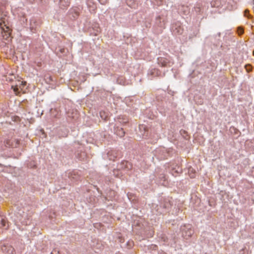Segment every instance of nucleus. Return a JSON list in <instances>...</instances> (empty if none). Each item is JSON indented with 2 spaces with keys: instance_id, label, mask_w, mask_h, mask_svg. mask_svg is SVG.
<instances>
[{
  "instance_id": "nucleus-21",
  "label": "nucleus",
  "mask_w": 254,
  "mask_h": 254,
  "mask_svg": "<svg viewBox=\"0 0 254 254\" xmlns=\"http://www.w3.org/2000/svg\"><path fill=\"white\" fill-rule=\"evenodd\" d=\"M244 15H245V16L248 17V18H251L252 17L251 15L249 13V10H245Z\"/></svg>"
},
{
  "instance_id": "nucleus-3",
  "label": "nucleus",
  "mask_w": 254,
  "mask_h": 254,
  "mask_svg": "<svg viewBox=\"0 0 254 254\" xmlns=\"http://www.w3.org/2000/svg\"><path fill=\"white\" fill-rule=\"evenodd\" d=\"M6 147L16 148L19 144V140L18 139H7L4 141Z\"/></svg>"
},
{
  "instance_id": "nucleus-2",
  "label": "nucleus",
  "mask_w": 254,
  "mask_h": 254,
  "mask_svg": "<svg viewBox=\"0 0 254 254\" xmlns=\"http://www.w3.org/2000/svg\"><path fill=\"white\" fill-rule=\"evenodd\" d=\"M15 84L11 85V88L13 89L14 93L16 95H18L20 92L19 90H22L23 88L25 86L26 82L19 80L15 81Z\"/></svg>"
},
{
  "instance_id": "nucleus-1",
  "label": "nucleus",
  "mask_w": 254,
  "mask_h": 254,
  "mask_svg": "<svg viewBox=\"0 0 254 254\" xmlns=\"http://www.w3.org/2000/svg\"><path fill=\"white\" fill-rule=\"evenodd\" d=\"M158 63L162 67H170L173 64L172 59L169 56L159 57L158 58Z\"/></svg>"
},
{
  "instance_id": "nucleus-6",
  "label": "nucleus",
  "mask_w": 254,
  "mask_h": 254,
  "mask_svg": "<svg viewBox=\"0 0 254 254\" xmlns=\"http://www.w3.org/2000/svg\"><path fill=\"white\" fill-rule=\"evenodd\" d=\"M114 132L120 137H123L125 134V131L124 129L119 127H114Z\"/></svg>"
},
{
  "instance_id": "nucleus-9",
  "label": "nucleus",
  "mask_w": 254,
  "mask_h": 254,
  "mask_svg": "<svg viewBox=\"0 0 254 254\" xmlns=\"http://www.w3.org/2000/svg\"><path fill=\"white\" fill-rule=\"evenodd\" d=\"M193 232L192 230L190 229L187 231L183 232V236L186 239H188L193 234Z\"/></svg>"
},
{
  "instance_id": "nucleus-7",
  "label": "nucleus",
  "mask_w": 254,
  "mask_h": 254,
  "mask_svg": "<svg viewBox=\"0 0 254 254\" xmlns=\"http://www.w3.org/2000/svg\"><path fill=\"white\" fill-rule=\"evenodd\" d=\"M69 4V0H60L59 2L60 7L62 9H65L67 8Z\"/></svg>"
},
{
  "instance_id": "nucleus-24",
  "label": "nucleus",
  "mask_w": 254,
  "mask_h": 254,
  "mask_svg": "<svg viewBox=\"0 0 254 254\" xmlns=\"http://www.w3.org/2000/svg\"><path fill=\"white\" fill-rule=\"evenodd\" d=\"M79 14H78V12H75V13H74V15H73V17L74 18H76L78 17Z\"/></svg>"
},
{
  "instance_id": "nucleus-15",
  "label": "nucleus",
  "mask_w": 254,
  "mask_h": 254,
  "mask_svg": "<svg viewBox=\"0 0 254 254\" xmlns=\"http://www.w3.org/2000/svg\"><path fill=\"white\" fill-rule=\"evenodd\" d=\"M245 68L248 72H250L252 70V65L250 64H247L245 65Z\"/></svg>"
},
{
  "instance_id": "nucleus-16",
  "label": "nucleus",
  "mask_w": 254,
  "mask_h": 254,
  "mask_svg": "<svg viewBox=\"0 0 254 254\" xmlns=\"http://www.w3.org/2000/svg\"><path fill=\"white\" fill-rule=\"evenodd\" d=\"M119 169H126V165L124 163L123 161L121 162L120 164L118 166Z\"/></svg>"
},
{
  "instance_id": "nucleus-18",
  "label": "nucleus",
  "mask_w": 254,
  "mask_h": 254,
  "mask_svg": "<svg viewBox=\"0 0 254 254\" xmlns=\"http://www.w3.org/2000/svg\"><path fill=\"white\" fill-rule=\"evenodd\" d=\"M66 49L64 48H60L58 50L57 53H58L60 52L62 54L64 55L66 53Z\"/></svg>"
},
{
  "instance_id": "nucleus-12",
  "label": "nucleus",
  "mask_w": 254,
  "mask_h": 254,
  "mask_svg": "<svg viewBox=\"0 0 254 254\" xmlns=\"http://www.w3.org/2000/svg\"><path fill=\"white\" fill-rule=\"evenodd\" d=\"M237 32L239 36L242 35L244 32V28L242 26H239L237 28Z\"/></svg>"
},
{
  "instance_id": "nucleus-29",
  "label": "nucleus",
  "mask_w": 254,
  "mask_h": 254,
  "mask_svg": "<svg viewBox=\"0 0 254 254\" xmlns=\"http://www.w3.org/2000/svg\"><path fill=\"white\" fill-rule=\"evenodd\" d=\"M253 55H254V51H253Z\"/></svg>"
},
{
  "instance_id": "nucleus-10",
  "label": "nucleus",
  "mask_w": 254,
  "mask_h": 254,
  "mask_svg": "<svg viewBox=\"0 0 254 254\" xmlns=\"http://www.w3.org/2000/svg\"><path fill=\"white\" fill-rule=\"evenodd\" d=\"M0 227L5 229H7L8 227V223L4 218H1L0 220Z\"/></svg>"
},
{
  "instance_id": "nucleus-28",
  "label": "nucleus",
  "mask_w": 254,
  "mask_h": 254,
  "mask_svg": "<svg viewBox=\"0 0 254 254\" xmlns=\"http://www.w3.org/2000/svg\"><path fill=\"white\" fill-rule=\"evenodd\" d=\"M218 36H220V33H219L218 34Z\"/></svg>"
},
{
  "instance_id": "nucleus-23",
  "label": "nucleus",
  "mask_w": 254,
  "mask_h": 254,
  "mask_svg": "<svg viewBox=\"0 0 254 254\" xmlns=\"http://www.w3.org/2000/svg\"><path fill=\"white\" fill-rule=\"evenodd\" d=\"M100 116L101 117V118L102 119H104V120H106V118H107V116H105V113L104 112H100Z\"/></svg>"
},
{
  "instance_id": "nucleus-26",
  "label": "nucleus",
  "mask_w": 254,
  "mask_h": 254,
  "mask_svg": "<svg viewBox=\"0 0 254 254\" xmlns=\"http://www.w3.org/2000/svg\"><path fill=\"white\" fill-rule=\"evenodd\" d=\"M156 18H157V20H158V19H160L161 17H160V16H158Z\"/></svg>"
},
{
  "instance_id": "nucleus-14",
  "label": "nucleus",
  "mask_w": 254,
  "mask_h": 254,
  "mask_svg": "<svg viewBox=\"0 0 254 254\" xmlns=\"http://www.w3.org/2000/svg\"><path fill=\"white\" fill-rule=\"evenodd\" d=\"M158 178L161 181L165 182L166 180V176L163 173L160 174L158 176Z\"/></svg>"
},
{
  "instance_id": "nucleus-17",
  "label": "nucleus",
  "mask_w": 254,
  "mask_h": 254,
  "mask_svg": "<svg viewBox=\"0 0 254 254\" xmlns=\"http://www.w3.org/2000/svg\"><path fill=\"white\" fill-rule=\"evenodd\" d=\"M81 156H79V154H77V156L78 158H79V159L81 160H84V158L86 157V154L84 152H83L82 153H81L80 154Z\"/></svg>"
},
{
  "instance_id": "nucleus-4",
  "label": "nucleus",
  "mask_w": 254,
  "mask_h": 254,
  "mask_svg": "<svg viewBox=\"0 0 254 254\" xmlns=\"http://www.w3.org/2000/svg\"><path fill=\"white\" fill-rule=\"evenodd\" d=\"M161 72L158 69L152 68L148 71V76L150 79L152 80L154 77L159 76L161 75Z\"/></svg>"
},
{
  "instance_id": "nucleus-5",
  "label": "nucleus",
  "mask_w": 254,
  "mask_h": 254,
  "mask_svg": "<svg viewBox=\"0 0 254 254\" xmlns=\"http://www.w3.org/2000/svg\"><path fill=\"white\" fill-rule=\"evenodd\" d=\"M1 250L2 252L6 254H14V248L10 245H3L1 247Z\"/></svg>"
},
{
  "instance_id": "nucleus-27",
  "label": "nucleus",
  "mask_w": 254,
  "mask_h": 254,
  "mask_svg": "<svg viewBox=\"0 0 254 254\" xmlns=\"http://www.w3.org/2000/svg\"><path fill=\"white\" fill-rule=\"evenodd\" d=\"M55 252H56V251H55V252L53 251L51 252V254H54Z\"/></svg>"
},
{
  "instance_id": "nucleus-22",
  "label": "nucleus",
  "mask_w": 254,
  "mask_h": 254,
  "mask_svg": "<svg viewBox=\"0 0 254 254\" xmlns=\"http://www.w3.org/2000/svg\"><path fill=\"white\" fill-rule=\"evenodd\" d=\"M13 78H15V76L13 75H10L9 76L6 78V80L9 81L10 82L13 81Z\"/></svg>"
},
{
  "instance_id": "nucleus-19",
  "label": "nucleus",
  "mask_w": 254,
  "mask_h": 254,
  "mask_svg": "<svg viewBox=\"0 0 254 254\" xmlns=\"http://www.w3.org/2000/svg\"><path fill=\"white\" fill-rule=\"evenodd\" d=\"M219 3V1H218V0H216V1H212L211 2V5L212 7H218V4Z\"/></svg>"
},
{
  "instance_id": "nucleus-25",
  "label": "nucleus",
  "mask_w": 254,
  "mask_h": 254,
  "mask_svg": "<svg viewBox=\"0 0 254 254\" xmlns=\"http://www.w3.org/2000/svg\"><path fill=\"white\" fill-rule=\"evenodd\" d=\"M99 32H100V29L99 28V29H97L96 33H95V35H97L98 33H99Z\"/></svg>"
},
{
  "instance_id": "nucleus-8",
  "label": "nucleus",
  "mask_w": 254,
  "mask_h": 254,
  "mask_svg": "<svg viewBox=\"0 0 254 254\" xmlns=\"http://www.w3.org/2000/svg\"><path fill=\"white\" fill-rule=\"evenodd\" d=\"M161 205L164 208H169L172 204L168 199L165 198L163 202H161Z\"/></svg>"
},
{
  "instance_id": "nucleus-20",
  "label": "nucleus",
  "mask_w": 254,
  "mask_h": 254,
  "mask_svg": "<svg viewBox=\"0 0 254 254\" xmlns=\"http://www.w3.org/2000/svg\"><path fill=\"white\" fill-rule=\"evenodd\" d=\"M230 130L231 131V132H233V131H234V133L235 134H237L239 132V131L238 129H237V128H236L235 127H231L230 128Z\"/></svg>"
},
{
  "instance_id": "nucleus-13",
  "label": "nucleus",
  "mask_w": 254,
  "mask_h": 254,
  "mask_svg": "<svg viewBox=\"0 0 254 254\" xmlns=\"http://www.w3.org/2000/svg\"><path fill=\"white\" fill-rule=\"evenodd\" d=\"M126 165V170H130L132 168V164L128 161H123V164Z\"/></svg>"
},
{
  "instance_id": "nucleus-11",
  "label": "nucleus",
  "mask_w": 254,
  "mask_h": 254,
  "mask_svg": "<svg viewBox=\"0 0 254 254\" xmlns=\"http://www.w3.org/2000/svg\"><path fill=\"white\" fill-rule=\"evenodd\" d=\"M180 133L184 139L187 140L189 139V135L187 131L184 129H181L180 131Z\"/></svg>"
}]
</instances>
